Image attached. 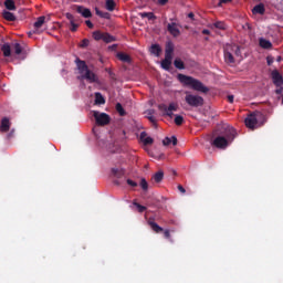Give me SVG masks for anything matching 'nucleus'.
Listing matches in <instances>:
<instances>
[{
  "label": "nucleus",
  "instance_id": "f257e3e1",
  "mask_svg": "<svg viewBox=\"0 0 283 283\" xmlns=\"http://www.w3.org/2000/svg\"><path fill=\"white\" fill-rule=\"evenodd\" d=\"M235 136H238L235 128L227 127L221 135L214 137L212 145L217 147V149H227V147L235 140Z\"/></svg>",
  "mask_w": 283,
  "mask_h": 283
},
{
  "label": "nucleus",
  "instance_id": "a19ab883",
  "mask_svg": "<svg viewBox=\"0 0 283 283\" xmlns=\"http://www.w3.org/2000/svg\"><path fill=\"white\" fill-rule=\"evenodd\" d=\"M97 17H102L103 19H108L109 13H104L103 11L96 10Z\"/></svg>",
  "mask_w": 283,
  "mask_h": 283
},
{
  "label": "nucleus",
  "instance_id": "4d7b16f0",
  "mask_svg": "<svg viewBox=\"0 0 283 283\" xmlns=\"http://www.w3.org/2000/svg\"><path fill=\"white\" fill-rule=\"evenodd\" d=\"M85 23H86L87 28H90L91 30H92V28H94V23H92V21L86 20Z\"/></svg>",
  "mask_w": 283,
  "mask_h": 283
},
{
  "label": "nucleus",
  "instance_id": "4468645a",
  "mask_svg": "<svg viewBox=\"0 0 283 283\" xmlns=\"http://www.w3.org/2000/svg\"><path fill=\"white\" fill-rule=\"evenodd\" d=\"M148 224L150 226V229L155 232V233H163L164 229L163 227L158 226V223H156L154 221V219H148Z\"/></svg>",
  "mask_w": 283,
  "mask_h": 283
},
{
  "label": "nucleus",
  "instance_id": "49530a36",
  "mask_svg": "<svg viewBox=\"0 0 283 283\" xmlns=\"http://www.w3.org/2000/svg\"><path fill=\"white\" fill-rule=\"evenodd\" d=\"M126 182H127V185H129V187H138V182H136L132 179H127Z\"/></svg>",
  "mask_w": 283,
  "mask_h": 283
},
{
  "label": "nucleus",
  "instance_id": "aec40b11",
  "mask_svg": "<svg viewBox=\"0 0 283 283\" xmlns=\"http://www.w3.org/2000/svg\"><path fill=\"white\" fill-rule=\"evenodd\" d=\"M140 140L144 145H154V138L147 137V133L145 132L140 133Z\"/></svg>",
  "mask_w": 283,
  "mask_h": 283
},
{
  "label": "nucleus",
  "instance_id": "c03bdc74",
  "mask_svg": "<svg viewBox=\"0 0 283 283\" xmlns=\"http://www.w3.org/2000/svg\"><path fill=\"white\" fill-rule=\"evenodd\" d=\"M163 145H164L165 147L171 145V137H170V138H169V137H165V139L163 140Z\"/></svg>",
  "mask_w": 283,
  "mask_h": 283
},
{
  "label": "nucleus",
  "instance_id": "a18cd8bd",
  "mask_svg": "<svg viewBox=\"0 0 283 283\" xmlns=\"http://www.w3.org/2000/svg\"><path fill=\"white\" fill-rule=\"evenodd\" d=\"M66 19L70 21V23H74L76 20L74 19V15L72 13H66L65 14Z\"/></svg>",
  "mask_w": 283,
  "mask_h": 283
},
{
  "label": "nucleus",
  "instance_id": "338daca9",
  "mask_svg": "<svg viewBox=\"0 0 283 283\" xmlns=\"http://www.w3.org/2000/svg\"><path fill=\"white\" fill-rule=\"evenodd\" d=\"M109 76H111L112 78H114V73H113V72H109Z\"/></svg>",
  "mask_w": 283,
  "mask_h": 283
},
{
  "label": "nucleus",
  "instance_id": "72a5a7b5",
  "mask_svg": "<svg viewBox=\"0 0 283 283\" xmlns=\"http://www.w3.org/2000/svg\"><path fill=\"white\" fill-rule=\"evenodd\" d=\"M115 108H116V112H118L119 116H125L127 114L125 112V108H123V105L120 103H117Z\"/></svg>",
  "mask_w": 283,
  "mask_h": 283
},
{
  "label": "nucleus",
  "instance_id": "de8ad7c7",
  "mask_svg": "<svg viewBox=\"0 0 283 283\" xmlns=\"http://www.w3.org/2000/svg\"><path fill=\"white\" fill-rule=\"evenodd\" d=\"M78 30V24L76 22H71V32H76Z\"/></svg>",
  "mask_w": 283,
  "mask_h": 283
},
{
  "label": "nucleus",
  "instance_id": "e433bc0d",
  "mask_svg": "<svg viewBox=\"0 0 283 283\" xmlns=\"http://www.w3.org/2000/svg\"><path fill=\"white\" fill-rule=\"evenodd\" d=\"M103 35H104V33L101 32V31H94L93 32V39L95 41H103Z\"/></svg>",
  "mask_w": 283,
  "mask_h": 283
},
{
  "label": "nucleus",
  "instance_id": "864d4df0",
  "mask_svg": "<svg viewBox=\"0 0 283 283\" xmlns=\"http://www.w3.org/2000/svg\"><path fill=\"white\" fill-rule=\"evenodd\" d=\"M164 238H166L167 240H169V238H171V232H169V230H165V231H164Z\"/></svg>",
  "mask_w": 283,
  "mask_h": 283
},
{
  "label": "nucleus",
  "instance_id": "5701e85b",
  "mask_svg": "<svg viewBox=\"0 0 283 283\" xmlns=\"http://www.w3.org/2000/svg\"><path fill=\"white\" fill-rule=\"evenodd\" d=\"M139 17L142 19H147L148 21H154V19H156V15L154 14V12H140Z\"/></svg>",
  "mask_w": 283,
  "mask_h": 283
},
{
  "label": "nucleus",
  "instance_id": "3c124183",
  "mask_svg": "<svg viewBox=\"0 0 283 283\" xmlns=\"http://www.w3.org/2000/svg\"><path fill=\"white\" fill-rule=\"evenodd\" d=\"M168 116L169 118H174V111H161Z\"/></svg>",
  "mask_w": 283,
  "mask_h": 283
},
{
  "label": "nucleus",
  "instance_id": "39448f33",
  "mask_svg": "<svg viewBox=\"0 0 283 283\" xmlns=\"http://www.w3.org/2000/svg\"><path fill=\"white\" fill-rule=\"evenodd\" d=\"M93 116L96 120V124L101 127H105V125H109L112 118L107 115V113H98V111L93 112Z\"/></svg>",
  "mask_w": 283,
  "mask_h": 283
},
{
  "label": "nucleus",
  "instance_id": "774afa93",
  "mask_svg": "<svg viewBox=\"0 0 283 283\" xmlns=\"http://www.w3.org/2000/svg\"><path fill=\"white\" fill-rule=\"evenodd\" d=\"M161 200H164V202H166L167 198H165V197H161Z\"/></svg>",
  "mask_w": 283,
  "mask_h": 283
},
{
  "label": "nucleus",
  "instance_id": "2eb2a0df",
  "mask_svg": "<svg viewBox=\"0 0 283 283\" xmlns=\"http://www.w3.org/2000/svg\"><path fill=\"white\" fill-rule=\"evenodd\" d=\"M259 45L260 48H262L263 50H271V48H273V43H271V41L264 39V38H261L259 40Z\"/></svg>",
  "mask_w": 283,
  "mask_h": 283
},
{
  "label": "nucleus",
  "instance_id": "69168bd1",
  "mask_svg": "<svg viewBox=\"0 0 283 283\" xmlns=\"http://www.w3.org/2000/svg\"><path fill=\"white\" fill-rule=\"evenodd\" d=\"M276 61L280 63V61H282V56H277Z\"/></svg>",
  "mask_w": 283,
  "mask_h": 283
},
{
  "label": "nucleus",
  "instance_id": "473e14b6",
  "mask_svg": "<svg viewBox=\"0 0 283 283\" xmlns=\"http://www.w3.org/2000/svg\"><path fill=\"white\" fill-rule=\"evenodd\" d=\"M139 187H142L143 191H147L149 189V184L146 178L140 179Z\"/></svg>",
  "mask_w": 283,
  "mask_h": 283
},
{
  "label": "nucleus",
  "instance_id": "0eeeda50",
  "mask_svg": "<svg viewBox=\"0 0 283 283\" xmlns=\"http://www.w3.org/2000/svg\"><path fill=\"white\" fill-rule=\"evenodd\" d=\"M272 81H273L275 87H282L283 77H282V74H280V71H277V70L272 71Z\"/></svg>",
  "mask_w": 283,
  "mask_h": 283
},
{
  "label": "nucleus",
  "instance_id": "13d9d810",
  "mask_svg": "<svg viewBox=\"0 0 283 283\" xmlns=\"http://www.w3.org/2000/svg\"><path fill=\"white\" fill-rule=\"evenodd\" d=\"M276 87H279V88H276L275 90V94H282V92H283V87L282 86H276Z\"/></svg>",
  "mask_w": 283,
  "mask_h": 283
},
{
  "label": "nucleus",
  "instance_id": "6e6552de",
  "mask_svg": "<svg viewBox=\"0 0 283 283\" xmlns=\"http://www.w3.org/2000/svg\"><path fill=\"white\" fill-rule=\"evenodd\" d=\"M167 31L169 32V34H171V36H180V29H178V24L176 22L168 23Z\"/></svg>",
  "mask_w": 283,
  "mask_h": 283
},
{
  "label": "nucleus",
  "instance_id": "6ab92c4d",
  "mask_svg": "<svg viewBox=\"0 0 283 283\" xmlns=\"http://www.w3.org/2000/svg\"><path fill=\"white\" fill-rule=\"evenodd\" d=\"M264 12H266L264 3H259L252 9V14H264Z\"/></svg>",
  "mask_w": 283,
  "mask_h": 283
},
{
  "label": "nucleus",
  "instance_id": "052dcab7",
  "mask_svg": "<svg viewBox=\"0 0 283 283\" xmlns=\"http://www.w3.org/2000/svg\"><path fill=\"white\" fill-rule=\"evenodd\" d=\"M202 34L209 35V34H211V31H209V29H203V30H202Z\"/></svg>",
  "mask_w": 283,
  "mask_h": 283
},
{
  "label": "nucleus",
  "instance_id": "7ed1b4c3",
  "mask_svg": "<svg viewBox=\"0 0 283 283\" xmlns=\"http://www.w3.org/2000/svg\"><path fill=\"white\" fill-rule=\"evenodd\" d=\"M245 127L249 129H256V127H262L266 123V115L260 111H255L248 115L244 119Z\"/></svg>",
  "mask_w": 283,
  "mask_h": 283
},
{
  "label": "nucleus",
  "instance_id": "7c9ffc66",
  "mask_svg": "<svg viewBox=\"0 0 283 283\" xmlns=\"http://www.w3.org/2000/svg\"><path fill=\"white\" fill-rule=\"evenodd\" d=\"M133 205H134V207L137 208L138 213H145V211H147V207H145L136 201H133Z\"/></svg>",
  "mask_w": 283,
  "mask_h": 283
},
{
  "label": "nucleus",
  "instance_id": "f8f14e48",
  "mask_svg": "<svg viewBox=\"0 0 283 283\" xmlns=\"http://www.w3.org/2000/svg\"><path fill=\"white\" fill-rule=\"evenodd\" d=\"M76 12L78 14H82V17H84V19H90L92 18V11L87 8H84V7H81V6H77L76 7Z\"/></svg>",
  "mask_w": 283,
  "mask_h": 283
},
{
  "label": "nucleus",
  "instance_id": "b1692460",
  "mask_svg": "<svg viewBox=\"0 0 283 283\" xmlns=\"http://www.w3.org/2000/svg\"><path fill=\"white\" fill-rule=\"evenodd\" d=\"M163 52V49H160V45L158 44H153L150 46V53L155 54V56H160V53Z\"/></svg>",
  "mask_w": 283,
  "mask_h": 283
},
{
  "label": "nucleus",
  "instance_id": "9d476101",
  "mask_svg": "<svg viewBox=\"0 0 283 283\" xmlns=\"http://www.w3.org/2000/svg\"><path fill=\"white\" fill-rule=\"evenodd\" d=\"M158 109L160 112H178V103L172 102L168 106L165 104H159Z\"/></svg>",
  "mask_w": 283,
  "mask_h": 283
},
{
  "label": "nucleus",
  "instance_id": "a211bd4d",
  "mask_svg": "<svg viewBox=\"0 0 283 283\" xmlns=\"http://www.w3.org/2000/svg\"><path fill=\"white\" fill-rule=\"evenodd\" d=\"M165 178V172L163 170L157 171L155 175H153L151 180L153 182H163Z\"/></svg>",
  "mask_w": 283,
  "mask_h": 283
},
{
  "label": "nucleus",
  "instance_id": "58836bf2",
  "mask_svg": "<svg viewBox=\"0 0 283 283\" xmlns=\"http://www.w3.org/2000/svg\"><path fill=\"white\" fill-rule=\"evenodd\" d=\"M165 53H166V54H174V43L168 42V43L166 44Z\"/></svg>",
  "mask_w": 283,
  "mask_h": 283
},
{
  "label": "nucleus",
  "instance_id": "c85d7f7f",
  "mask_svg": "<svg viewBox=\"0 0 283 283\" xmlns=\"http://www.w3.org/2000/svg\"><path fill=\"white\" fill-rule=\"evenodd\" d=\"M229 46H230V52L232 54H234L235 56H240V54H241L240 46H238L235 44H233V45L229 44Z\"/></svg>",
  "mask_w": 283,
  "mask_h": 283
},
{
  "label": "nucleus",
  "instance_id": "f3484780",
  "mask_svg": "<svg viewBox=\"0 0 283 283\" xmlns=\"http://www.w3.org/2000/svg\"><path fill=\"white\" fill-rule=\"evenodd\" d=\"M116 56L122 63H132V56L127 53L118 52Z\"/></svg>",
  "mask_w": 283,
  "mask_h": 283
},
{
  "label": "nucleus",
  "instance_id": "412c9836",
  "mask_svg": "<svg viewBox=\"0 0 283 283\" xmlns=\"http://www.w3.org/2000/svg\"><path fill=\"white\" fill-rule=\"evenodd\" d=\"M105 8L108 10V12H114V10H116V1L106 0Z\"/></svg>",
  "mask_w": 283,
  "mask_h": 283
},
{
  "label": "nucleus",
  "instance_id": "603ef678",
  "mask_svg": "<svg viewBox=\"0 0 283 283\" xmlns=\"http://www.w3.org/2000/svg\"><path fill=\"white\" fill-rule=\"evenodd\" d=\"M158 6H167L169 0H157Z\"/></svg>",
  "mask_w": 283,
  "mask_h": 283
},
{
  "label": "nucleus",
  "instance_id": "1a4fd4ad",
  "mask_svg": "<svg viewBox=\"0 0 283 283\" xmlns=\"http://www.w3.org/2000/svg\"><path fill=\"white\" fill-rule=\"evenodd\" d=\"M75 63L77 65L78 74H81V77H83V74H86L90 67L87 66L85 61L81 59H76Z\"/></svg>",
  "mask_w": 283,
  "mask_h": 283
},
{
  "label": "nucleus",
  "instance_id": "bf43d9fd",
  "mask_svg": "<svg viewBox=\"0 0 283 283\" xmlns=\"http://www.w3.org/2000/svg\"><path fill=\"white\" fill-rule=\"evenodd\" d=\"M227 98H228V103H233V98H234L233 95H228Z\"/></svg>",
  "mask_w": 283,
  "mask_h": 283
},
{
  "label": "nucleus",
  "instance_id": "dca6fc26",
  "mask_svg": "<svg viewBox=\"0 0 283 283\" xmlns=\"http://www.w3.org/2000/svg\"><path fill=\"white\" fill-rule=\"evenodd\" d=\"M44 23H45V17L44 15L39 17L33 24V28L35 30L34 32H38L40 28H43Z\"/></svg>",
  "mask_w": 283,
  "mask_h": 283
},
{
  "label": "nucleus",
  "instance_id": "423d86ee",
  "mask_svg": "<svg viewBox=\"0 0 283 283\" xmlns=\"http://www.w3.org/2000/svg\"><path fill=\"white\" fill-rule=\"evenodd\" d=\"M85 81H87L88 83H98V75L95 74L94 72H92L91 70H88L86 73H84L82 75V77Z\"/></svg>",
  "mask_w": 283,
  "mask_h": 283
},
{
  "label": "nucleus",
  "instance_id": "37998d69",
  "mask_svg": "<svg viewBox=\"0 0 283 283\" xmlns=\"http://www.w3.org/2000/svg\"><path fill=\"white\" fill-rule=\"evenodd\" d=\"M172 59H174V53H165V59H164V61H172Z\"/></svg>",
  "mask_w": 283,
  "mask_h": 283
},
{
  "label": "nucleus",
  "instance_id": "8fccbe9b",
  "mask_svg": "<svg viewBox=\"0 0 283 283\" xmlns=\"http://www.w3.org/2000/svg\"><path fill=\"white\" fill-rule=\"evenodd\" d=\"M148 114H149L148 120H150V123H156V118L151 116V114H154V111H148Z\"/></svg>",
  "mask_w": 283,
  "mask_h": 283
},
{
  "label": "nucleus",
  "instance_id": "ddd939ff",
  "mask_svg": "<svg viewBox=\"0 0 283 283\" xmlns=\"http://www.w3.org/2000/svg\"><path fill=\"white\" fill-rule=\"evenodd\" d=\"M10 125H11L10 118L3 117L0 124V132H2L3 134H6L7 132H10Z\"/></svg>",
  "mask_w": 283,
  "mask_h": 283
},
{
  "label": "nucleus",
  "instance_id": "ea45409f",
  "mask_svg": "<svg viewBox=\"0 0 283 283\" xmlns=\"http://www.w3.org/2000/svg\"><path fill=\"white\" fill-rule=\"evenodd\" d=\"M214 28H217L218 30H227V24L222 21H218V22H214Z\"/></svg>",
  "mask_w": 283,
  "mask_h": 283
},
{
  "label": "nucleus",
  "instance_id": "cd10ccee",
  "mask_svg": "<svg viewBox=\"0 0 283 283\" xmlns=\"http://www.w3.org/2000/svg\"><path fill=\"white\" fill-rule=\"evenodd\" d=\"M102 41H104V43H114V41H116V39L114 38V35H112L109 33H104Z\"/></svg>",
  "mask_w": 283,
  "mask_h": 283
},
{
  "label": "nucleus",
  "instance_id": "79ce46f5",
  "mask_svg": "<svg viewBox=\"0 0 283 283\" xmlns=\"http://www.w3.org/2000/svg\"><path fill=\"white\" fill-rule=\"evenodd\" d=\"M88 46H90V40L88 39L82 40L80 48H88Z\"/></svg>",
  "mask_w": 283,
  "mask_h": 283
},
{
  "label": "nucleus",
  "instance_id": "bb28decb",
  "mask_svg": "<svg viewBox=\"0 0 283 283\" xmlns=\"http://www.w3.org/2000/svg\"><path fill=\"white\" fill-rule=\"evenodd\" d=\"M95 105H105V97L101 93H95Z\"/></svg>",
  "mask_w": 283,
  "mask_h": 283
},
{
  "label": "nucleus",
  "instance_id": "20e7f679",
  "mask_svg": "<svg viewBox=\"0 0 283 283\" xmlns=\"http://www.w3.org/2000/svg\"><path fill=\"white\" fill-rule=\"evenodd\" d=\"M185 101L190 107H202L205 105L202 96L193 95L189 92H186Z\"/></svg>",
  "mask_w": 283,
  "mask_h": 283
},
{
  "label": "nucleus",
  "instance_id": "5fc2aeb1",
  "mask_svg": "<svg viewBox=\"0 0 283 283\" xmlns=\"http://www.w3.org/2000/svg\"><path fill=\"white\" fill-rule=\"evenodd\" d=\"M171 144L174 145V147H176V145H178V138H176V136H171Z\"/></svg>",
  "mask_w": 283,
  "mask_h": 283
},
{
  "label": "nucleus",
  "instance_id": "09e8293b",
  "mask_svg": "<svg viewBox=\"0 0 283 283\" xmlns=\"http://www.w3.org/2000/svg\"><path fill=\"white\" fill-rule=\"evenodd\" d=\"M274 61H275V59H274L273 56H271V55H269V56L266 57V63H268V65H273Z\"/></svg>",
  "mask_w": 283,
  "mask_h": 283
},
{
  "label": "nucleus",
  "instance_id": "9b49d317",
  "mask_svg": "<svg viewBox=\"0 0 283 283\" xmlns=\"http://www.w3.org/2000/svg\"><path fill=\"white\" fill-rule=\"evenodd\" d=\"M224 61L226 63H235V59L229 45L224 48Z\"/></svg>",
  "mask_w": 283,
  "mask_h": 283
},
{
  "label": "nucleus",
  "instance_id": "f704fd0d",
  "mask_svg": "<svg viewBox=\"0 0 283 283\" xmlns=\"http://www.w3.org/2000/svg\"><path fill=\"white\" fill-rule=\"evenodd\" d=\"M184 123H185V117H182L181 115H175V125L180 127V125H182Z\"/></svg>",
  "mask_w": 283,
  "mask_h": 283
},
{
  "label": "nucleus",
  "instance_id": "4be33fe9",
  "mask_svg": "<svg viewBox=\"0 0 283 283\" xmlns=\"http://www.w3.org/2000/svg\"><path fill=\"white\" fill-rule=\"evenodd\" d=\"M2 17L6 19V21H17V17L10 11H3Z\"/></svg>",
  "mask_w": 283,
  "mask_h": 283
},
{
  "label": "nucleus",
  "instance_id": "680f3d73",
  "mask_svg": "<svg viewBox=\"0 0 283 283\" xmlns=\"http://www.w3.org/2000/svg\"><path fill=\"white\" fill-rule=\"evenodd\" d=\"M12 136H14V129H12V130L8 134V138H12Z\"/></svg>",
  "mask_w": 283,
  "mask_h": 283
},
{
  "label": "nucleus",
  "instance_id": "f03ea898",
  "mask_svg": "<svg viewBox=\"0 0 283 283\" xmlns=\"http://www.w3.org/2000/svg\"><path fill=\"white\" fill-rule=\"evenodd\" d=\"M177 78L182 83V85L191 87V90H195V92H201L202 94H207L209 92V87L205 86L202 82L196 80L195 77L179 73Z\"/></svg>",
  "mask_w": 283,
  "mask_h": 283
},
{
  "label": "nucleus",
  "instance_id": "4c0bfd02",
  "mask_svg": "<svg viewBox=\"0 0 283 283\" xmlns=\"http://www.w3.org/2000/svg\"><path fill=\"white\" fill-rule=\"evenodd\" d=\"M13 51H14V54H21V52H23V46H21L20 43H14L13 44Z\"/></svg>",
  "mask_w": 283,
  "mask_h": 283
},
{
  "label": "nucleus",
  "instance_id": "c756f323",
  "mask_svg": "<svg viewBox=\"0 0 283 283\" xmlns=\"http://www.w3.org/2000/svg\"><path fill=\"white\" fill-rule=\"evenodd\" d=\"M174 65L177 70H185V62H182V60L180 59H175L174 61Z\"/></svg>",
  "mask_w": 283,
  "mask_h": 283
},
{
  "label": "nucleus",
  "instance_id": "0e129e2a",
  "mask_svg": "<svg viewBox=\"0 0 283 283\" xmlns=\"http://www.w3.org/2000/svg\"><path fill=\"white\" fill-rule=\"evenodd\" d=\"M188 17H189V19H193L195 15H193V13H189Z\"/></svg>",
  "mask_w": 283,
  "mask_h": 283
},
{
  "label": "nucleus",
  "instance_id": "c9c22d12",
  "mask_svg": "<svg viewBox=\"0 0 283 283\" xmlns=\"http://www.w3.org/2000/svg\"><path fill=\"white\" fill-rule=\"evenodd\" d=\"M112 176L115 178H123V170H119L118 168H112Z\"/></svg>",
  "mask_w": 283,
  "mask_h": 283
},
{
  "label": "nucleus",
  "instance_id": "6e6d98bb",
  "mask_svg": "<svg viewBox=\"0 0 283 283\" xmlns=\"http://www.w3.org/2000/svg\"><path fill=\"white\" fill-rule=\"evenodd\" d=\"M177 189H178V191H180V193H186V192H187V190L185 189V187H182L181 185H179V186L177 187Z\"/></svg>",
  "mask_w": 283,
  "mask_h": 283
},
{
  "label": "nucleus",
  "instance_id": "393cba45",
  "mask_svg": "<svg viewBox=\"0 0 283 283\" xmlns=\"http://www.w3.org/2000/svg\"><path fill=\"white\" fill-rule=\"evenodd\" d=\"M4 8L7 10L14 11V10H17V4L14 3V0H6L4 1Z\"/></svg>",
  "mask_w": 283,
  "mask_h": 283
},
{
  "label": "nucleus",
  "instance_id": "a878e982",
  "mask_svg": "<svg viewBox=\"0 0 283 283\" xmlns=\"http://www.w3.org/2000/svg\"><path fill=\"white\" fill-rule=\"evenodd\" d=\"M1 51L3 52V56H11L12 49L10 48V44L6 43L1 46Z\"/></svg>",
  "mask_w": 283,
  "mask_h": 283
},
{
  "label": "nucleus",
  "instance_id": "2f4dec72",
  "mask_svg": "<svg viewBox=\"0 0 283 283\" xmlns=\"http://www.w3.org/2000/svg\"><path fill=\"white\" fill-rule=\"evenodd\" d=\"M161 67H163V70H166L167 72H169V70L171 69V61L163 60Z\"/></svg>",
  "mask_w": 283,
  "mask_h": 283
},
{
  "label": "nucleus",
  "instance_id": "e2e57ef3",
  "mask_svg": "<svg viewBox=\"0 0 283 283\" xmlns=\"http://www.w3.org/2000/svg\"><path fill=\"white\" fill-rule=\"evenodd\" d=\"M231 0H219L220 3H229Z\"/></svg>",
  "mask_w": 283,
  "mask_h": 283
}]
</instances>
